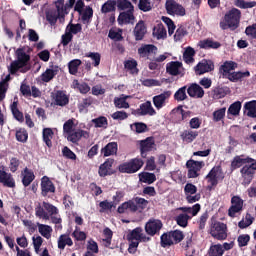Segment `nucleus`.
<instances>
[{
    "instance_id": "nucleus-7",
    "label": "nucleus",
    "mask_w": 256,
    "mask_h": 256,
    "mask_svg": "<svg viewBox=\"0 0 256 256\" xmlns=\"http://www.w3.org/2000/svg\"><path fill=\"white\" fill-rule=\"evenodd\" d=\"M186 167L188 169V178L196 179V177H199V171L205 167V162L190 159L186 162Z\"/></svg>"
},
{
    "instance_id": "nucleus-63",
    "label": "nucleus",
    "mask_w": 256,
    "mask_h": 256,
    "mask_svg": "<svg viewBox=\"0 0 256 256\" xmlns=\"http://www.w3.org/2000/svg\"><path fill=\"white\" fill-rule=\"evenodd\" d=\"M83 23H88L89 19L93 17V8L90 6L86 7L85 11L80 14Z\"/></svg>"
},
{
    "instance_id": "nucleus-43",
    "label": "nucleus",
    "mask_w": 256,
    "mask_h": 256,
    "mask_svg": "<svg viewBox=\"0 0 256 256\" xmlns=\"http://www.w3.org/2000/svg\"><path fill=\"white\" fill-rule=\"evenodd\" d=\"M56 5V13L60 15L63 19H65V15H67V4H65V0H58L55 2Z\"/></svg>"
},
{
    "instance_id": "nucleus-5",
    "label": "nucleus",
    "mask_w": 256,
    "mask_h": 256,
    "mask_svg": "<svg viewBox=\"0 0 256 256\" xmlns=\"http://www.w3.org/2000/svg\"><path fill=\"white\" fill-rule=\"evenodd\" d=\"M143 165H145V162L141 158H133L130 159L128 162H124L118 166L119 173H127L128 175H131L133 173H137Z\"/></svg>"
},
{
    "instance_id": "nucleus-19",
    "label": "nucleus",
    "mask_w": 256,
    "mask_h": 256,
    "mask_svg": "<svg viewBox=\"0 0 256 256\" xmlns=\"http://www.w3.org/2000/svg\"><path fill=\"white\" fill-rule=\"evenodd\" d=\"M113 163H115V159L108 158L103 164L100 165L98 170L100 177H107V175H113Z\"/></svg>"
},
{
    "instance_id": "nucleus-58",
    "label": "nucleus",
    "mask_w": 256,
    "mask_h": 256,
    "mask_svg": "<svg viewBox=\"0 0 256 256\" xmlns=\"http://www.w3.org/2000/svg\"><path fill=\"white\" fill-rule=\"evenodd\" d=\"M130 128L132 131H135V133H145L147 132V124L143 122H135L132 125H130Z\"/></svg>"
},
{
    "instance_id": "nucleus-6",
    "label": "nucleus",
    "mask_w": 256,
    "mask_h": 256,
    "mask_svg": "<svg viewBox=\"0 0 256 256\" xmlns=\"http://www.w3.org/2000/svg\"><path fill=\"white\" fill-rule=\"evenodd\" d=\"M224 21H226V23H229V29L235 31V29H238L239 24L241 23V10L237 8L230 9L224 15Z\"/></svg>"
},
{
    "instance_id": "nucleus-26",
    "label": "nucleus",
    "mask_w": 256,
    "mask_h": 256,
    "mask_svg": "<svg viewBox=\"0 0 256 256\" xmlns=\"http://www.w3.org/2000/svg\"><path fill=\"white\" fill-rule=\"evenodd\" d=\"M152 53H157V46L153 44H142L140 48H138V55L143 59L147 57L149 59V55Z\"/></svg>"
},
{
    "instance_id": "nucleus-9",
    "label": "nucleus",
    "mask_w": 256,
    "mask_h": 256,
    "mask_svg": "<svg viewBox=\"0 0 256 256\" xmlns=\"http://www.w3.org/2000/svg\"><path fill=\"white\" fill-rule=\"evenodd\" d=\"M165 8L168 15L185 17V8L183 7V5L176 3L175 0H167L165 3Z\"/></svg>"
},
{
    "instance_id": "nucleus-30",
    "label": "nucleus",
    "mask_w": 256,
    "mask_h": 256,
    "mask_svg": "<svg viewBox=\"0 0 256 256\" xmlns=\"http://www.w3.org/2000/svg\"><path fill=\"white\" fill-rule=\"evenodd\" d=\"M173 115H176V117H179L178 120H176V123H181V121H185V119L189 118L191 115L190 111H185L183 109V106L179 105L176 108L172 110Z\"/></svg>"
},
{
    "instance_id": "nucleus-38",
    "label": "nucleus",
    "mask_w": 256,
    "mask_h": 256,
    "mask_svg": "<svg viewBox=\"0 0 256 256\" xmlns=\"http://www.w3.org/2000/svg\"><path fill=\"white\" fill-rule=\"evenodd\" d=\"M10 109H11L12 115H13L14 119H16V121H19L20 123H23V121H25V118L23 116V112H21L18 108V102L17 101H14L10 105Z\"/></svg>"
},
{
    "instance_id": "nucleus-39",
    "label": "nucleus",
    "mask_w": 256,
    "mask_h": 256,
    "mask_svg": "<svg viewBox=\"0 0 256 256\" xmlns=\"http://www.w3.org/2000/svg\"><path fill=\"white\" fill-rule=\"evenodd\" d=\"M116 7L118 11H131L135 10V6L129 0H116Z\"/></svg>"
},
{
    "instance_id": "nucleus-16",
    "label": "nucleus",
    "mask_w": 256,
    "mask_h": 256,
    "mask_svg": "<svg viewBox=\"0 0 256 256\" xmlns=\"http://www.w3.org/2000/svg\"><path fill=\"white\" fill-rule=\"evenodd\" d=\"M136 115H138L139 117H143L145 115L153 117V115H157V111H155V108H153L151 101H146L140 104V107L136 109Z\"/></svg>"
},
{
    "instance_id": "nucleus-45",
    "label": "nucleus",
    "mask_w": 256,
    "mask_h": 256,
    "mask_svg": "<svg viewBox=\"0 0 256 256\" xmlns=\"http://www.w3.org/2000/svg\"><path fill=\"white\" fill-rule=\"evenodd\" d=\"M94 99L93 97H88L82 100V102H80L78 104V109L80 113H87V109H89V107H91V105H93L94 103Z\"/></svg>"
},
{
    "instance_id": "nucleus-11",
    "label": "nucleus",
    "mask_w": 256,
    "mask_h": 256,
    "mask_svg": "<svg viewBox=\"0 0 256 256\" xmlns=\"http://www.w3.org/2000/svg\"><path fill=\"white\" fill-rule=\"evenodd\" d=\"M137 18L135 17V10H126L120 12L117 21L118 25H135V21Z\"/></svg>"
},
{
    "instance_id": "nucleus-18",
    "label": "nucleus",
    "mask_w": 256,
    "mask_h": 256,
    "mask_svg": "<svg viewBox=\"0 0 256 256\" xmlns=\"http://www.w3.org/2000/svg\"><path fill=\"white\" fill-rule=\"evenodd\" d=\"M81 138L89 139V132L82 129H77L67 134V140L70 141V143H79Z\"/></svg>"
},
{
    "instance_id": "nucleus-55",
    "label": "nucleus",
    "mask_w": 256,
    "mask_h": 256,
    "mask_svg": "<svg viewBox=\"0 0 256 256\" xmlns=\"http://www.w3.org/2000/svg\"><path fill=\"white\" fill-rule=\"evenodd\" d=\"M175 101H185L187 99V86L179 88L174 94Z\"/></svg>"
},
{
    "instance_id": "nucleus-29",
    "label": "nucleus",
    "mask_w": 256,
    "mask_h": 256,
    "mask_svg": "<svg viewBox=\"0 0 256 256\" xmlns=\"http://www.w3.org/2000/svg\"><path fill=\"white\" fill-rule=\"evenodd\" d=\"M180 137L183 143H193V141L196 140L197 137H199V132L193 130H184L180 134Z\"/></svg>"
},
{
    "instance_id": "nucleus-34",
    "label": "nucleus",
    "mask_w": 256,
    "mask_h": 256,
    "mask_svg": "<svg viewBox=\"0 0 256 256\" xmlns=\"http://www.w3.org/2000/svg\"><path fill=\"white\" fill-rule=\"evenodd\" d=\"M22 175H23L22 184L25 187H29V185H31V183H33V181H35V173L33 172V170H31L29 168H25L24 174L22 173Z\"/></svg>"
},
{
    "instance_id": "nucleus-41",
    "label": "nucleus",
    "mask_w": 256,
    "mask_h": 256,
    "mask_svg": "<svg viewBox=\"0 0 256 256\" xmlns=\"http://www.w3.org/2000/svg\"><path fill=\"white\" fill-rule=\"evenodd\" d=\"M68 245V247H73V240L69 235L62 234L60 235L58 239V249H65V246Z\"/></svg>"
},
{
    "instance_id": "nucleus-25",
    "label": "nucleus",
    "mask_w": 256,
    "mask_h": 256,
    "mask_svg": "<svg viewBox=\"0 0 256 256\" xmlns=\"http://www.w3.org/2000/svg\"><path fill=\"white\" fill-rule=\"evenodd\" d=\"M183 67V63L179 61H171L166 65V73L172 75L173 77H177V75H181V68Z\"/></svg>"
},
{
    "instance_id": "nucleus-3",
    "label": "nucleus",
    "mask_w": 256,
    "mask_h": 256,
    "mask_svg": "<svg viewBox=\"0 0 256 256\" xmlns=\"http://www.w3.org/2000/svg\"><path fill=\"white\" fill-rule=\"evenodd\" d=\"M35 215L39 219L49 220V216L59 215V208L49 202L43 201L42 206L41 204L36 206Z\"/></svg>"
},
{
    "instance_id": "nucleus-44",
    "label": "nucleus",
    "mask_w": 256,
    "mask_h": 256,
    "mask_svg": "<svg viewBox=\"0 0 256 256\" xmlns=\"http://www.w3.org/2000/svg\"><path fill=\"white\" fill-rule=\"evenodd\" d=\"M117 9L116 0H108L106 1L101 8L102 13H113Z\"/></svg>"
},
{
    "instance_id": "nucleus-13",
    "label": "nucleus",
    "mask_w": 256,
    "mask_h": 256,
    "mask_svg": "<svg viewBox=\"0 0 256 256\" xmlns=\"http://www.w3.org/2000/svg\"><path fill=\"white\" fill-rule=\"evenodd\" d=\"M51 97L54 101V105L58 107H66V105H69V96H67V92L63 90L54 91Z\"/></svg>"
},
{
    "instance_id": "nucleus-62",
    "label": "nucleus",
    "mask_w": 256,
    "mask_h": 256,
    "mask_svg": "<svg viewBox=\"0 0 256 256\" xmlns=\"http://www.w3.org/2000/svg\"><path fill=\"white\" fill-rule=\"evenodd\" d=\"M55 75H57L55 73V70L53 69H47L42 75H41V79L44 83H49V81H51L52 79H54Z\"/></svg>"
},
{
    "instance_id": "nucleus-28",
    "label": "nucleus",
    "mask_w": 256,
    "mask_h": 256,
    "mask_svg": "<svg viewBox=\"0 0 256 256\" xmlns=\"http://www.w3.org/2000/svg\"><path fill=\"white\" fill-rule=\"evenodd\" d=\"M103 237L104 238L100 240V243H102L103 247L111 249V242L113 241V230L109 227H106L103 230Z\"/></svg>"
},
{
    "instance_id": "nucleus-46",
    "label": "nucleus",
    "mask_w": 256,
    "mask_h": 256,
    "mask_svg": "<svg viewBox=\"0 0 256 256\" xmlns=\"http://www.w3.org/2000/svg\"><path fill=\"white\" fill-rule=\"evenodd\" d=\"M38 231L42 237H45V239H51V233L53 232V228L49 225L40 224L38 223Z\"/></svg>"
},
{
    "instance_id": "nucleus-35",
    "label": "nucleus",
    "mask_w": 256,
    "mask_h": 256,
    "mask_svg": "<svg viewBox=\"0 0 256 256\" xmlns=\"http://www.w3.org/2000/svg\"><path fill=\"white\" fill-rule=\"evenodd\" d=\"M160 245L163 247V249L175 245V242H173V236H171V231L165 232L160 236Z\"/></svg>"
},
{
    "instance_id": "nucleus-52",
    "label": "nucleus",
    "mask_w": 256,
    "mask_h": 256,
    "mask_svg": "<svg viewBox=\"0 0 256 256\" xmlns=\"http://www.w3.org/2000/svg\"><path fill=\"white\" fill-rule=\"evenodd\" d=\"M253 221H255V218L251 214L246 213L245 220H241L238 223V227L239 229H247V227L253 225Z\"/></svg>"
},
{
    "instance_id": "nucleus-53",
    "label": "nucleus",
    "mask_w": 256,
    "mask_h": 256,
    "mask_svg": "<svg viewBox=\"0 0 256 256\" xmlns=\"http://www.w3.org/2000/svg\"><path fill=\"white\" fill-rule=\"evenodd\" d=\"M191 219V216L188 214H179L176 216L175 221L179 227H187L189 225V220Z\"/></svg>"
},
{
    "instance_id": "nucleus-24",
    "label": "nucleus",
    "mask_w": 256,
    "mask_h": 256,
    "mask_svg": "<svg viewBox=\"0 0 256 256\" xmlns=\"http://www.w3.org/2000/svg\"><path fill=\"white\" fill-rule=\"evenodd\" d=\"M133 33L135 41H143L145 34L147 33V27L145 26V22L143 20H140L136 24Z\"/></svg>"
},
{
    "instance_id": "nucleus-17",
    "label": "nucleus",
    "mask_w": 256,
    "mask_h": 256,
    "mask_svg": "<svg viewBox=\"0 0 256 256\" xmlns=\"http://www.w3.org/2000/svg\"><path fill=\"white\" fill-rule=\"evenodd\" d=\"M171 91L170 90H166L163 93L156 95L152 98L154 107H156V109H163V107H165L166 103H167V99H169L171 97Z\"/></svg>"
},
{
    "instance_id": "nucleus-51",
    "label": "nucleus",
    "mask_w": 256,
    "mask_h": 256,
    "mask_svg": "<svg viewBox=\"0 0 256 256\" xmlns=\"http://www.w3.org/2000/svg\"><path fill=\"white\" fill-rule=\"evenodd\" d=\"M142 233H143V228L137 227L127 235V239L128 241H139V239H141Z\"/></svg>"
},
{
    "instance_id": "nucleus-36",
    "label": "nucleus",
    "mask_w": 256,
    "mask_h": 256,
    "mask_svg": "<svg viewBox=\"0 0 256 256\" xmlns=\"http://www.w3.org/2000/svg\"><path fill=\"white\" fill-rule=\"evenodd\" d=\"M139 179L142 183H147L148 185H153L157 181V176L155 173L142 172L139 174Z\"/></svg>"
},
{
    "instance_id": "nucleus-8",
    "label": "nucleus",
    "mask_w": 256,
    "mask_h": 256,
    "mask_svg": "<svg viewBox=\"0 0 256 256\" xmlns=\"http://www.w3.org/2000/svg\"><path fill=\"white\" fill-rule=\"evenodd\" d=\"M161 229H163V222L159 219L151 218L145 224V232L150 237H155V235H159Z\"/></svg>"
},
{
    "instance_id": "nucleus-48",
    "label": "nucleus",
    "mask_w": 256,
    "mask_h": 256,
    "mask_svg": "<svg viewBox=\"0 0 256 256\" xmlns=\"http://www.w3.org/2000/svg\"><path fill=\"white\" fill-rule=\"evenodd\" d=\"M193 57H195V49H193L192 47H187L183 54V59L185 63H187L188 65L190 63H194L195 58Z\"/></svg>"
},
{
    "instance_id": "nucleus-15",
    "label": "nucleus",
    "mask_w": 256,
    "mask_h": 256,
    "mask_svg": "<svg viewBox=\"0 0 256 256\" xmlns=\"http://www.w3.org/2000/svg\"><path fill=\"white\" fill-rule=\"evenodd\" d=\"M253 161V158L246 156L245 154L237 155L233 158L231 161V170L235 171L237 169H240V167H245L248 163H251Z\"/></svg>"
},
{
    "instance_id": "nucleus-14",
    "label": "nucleus",
    "mask_w": 256,
    "mask_h": 256,
    "mask_svg": "<svg viewBox=\"0 0 256 256\" xmlns=\"http://www.w3.org/2000/svg\"><path fill=\"white\" fill-rule=\"evenodd\" d=\"M215 64L211 60L203 59L195 66L196 75H205V73H211L214 71Z\"/></svg>"
},
{
    "instance_id": "nucleus-22",
    "label": "nucleus",
    "mask_w": 256,
    "mask_h": 256,
    "mask_svg": "<svg viewBox=\"0 0 256 256\" xmlns=\"http://www.w3.org/2000/svg\"><path fill=\"white\" fill-rule=\"evenodd\" d=\"M187 93L189 97H195L196 99H203L205 96V90L197 83L191 84L187 89Z\"/></svg>"
},
{
    "instance_id": "nucleus-54",
    "label": "nucleus",
    "mask_w": 256,
    "mask_h": 256,
    "mask_svg": "<svg viewBox=\"0 0 256 256\" xmlns=\"http://www.w3.org/2000/svg\"><path fill=\"white\" fill-rule=\"evenodd\" d=\"M235 7H239V9H253L256 6L255 1L246 2L245 0H235Z\"/></svg>"
},
{
    "instance_id": "nucleus-47",
    "label": "nucleus",
    "mask_w": 256,
    "mask_h": 256,
    "mask_svg": "<svg viewBox=\"0 0 256 256\" xmlns=\"http://www.w3.org/2000/svg\"><path fill=\"white\" fill-rule=\"evenodd\" d=\"M241 107V101H236L232 103L227 110V115H233V117H237V115L241 113Z\"/></svg>"
},
{
    "instance_id": "nucleus-1",
    "label": "nucleus",
    "mask_w": 256,
    "mask_h": 256,
    "mask_svg": "<svg viewBox=\"0 0 256 256\" xmlns=\"http://www.w3.org/2000/svg\"><path fill=\"white\" fill-rule=\"evenodd\" d=\"M16 57L17 60L12 61L10 66L8 67L10 75H16L20 69H23V67H27V63L31 61V56L25 53V50H23L22 48H18L16 50Z\"/></svg>"
},
{
    "instance_id": "nucleus-23",
    "label": "nucleus",
    "mask_w": 256,
    "mask_h": 256,
    "mask_svg": "<svg viewBox=\"0 0 256 256\" xmlns=\"http://www.w3.org/2000/svg\"><path fill=\"white\" fill-rule=\"evenodd\" d=\"M222 172L223 170L221 169V166H214L206 175L208 183H212V185H219V174Z\"/></svg>"
},
{
    "instance_id": "nucleus-31",
    "label": "nucleus",
    "mask_w": 256,
    "mask_h": 256,
    "mask_svg": "<svg viewBox=\"0 0 256 256\" xmlns=\"http://www.w3.org/2000/svg\"><path fill=\"white\" fill-rule=\"evenodd\" d=\"M55 135V132H53V129L51 128H44L42 130V139L45 142V145L48 149H51L53 147V136Z\"/></svg>"
},
{
    "instance_id": "nucleus-59",
    "label": "nucleus",
    "mask_w": 256,
    "mask_h": 256,
    "mask_svg": "<svg viewBox=\"0 0 256 256\" xmlns=\"http://www.w3.org/2000/svg\"><path fill=\"white\" fill-rule=\"evenodd\" d=\"M172 241L177 245V243H181L183 239H185V234H183V231L180 230H174L170 231Z\"/></svg>"
},
{
    "instance_id": "nucleus-61",
    "label": "nucleus",
    "mask_w": 256,
    "mask_h": 256,
    "mask_svg": "<svg viewBox=\"0 0 256 256\" xmlns=\"http://www.w3.org/2000/svg\"><path fill=\"white\" fill-rule=\"evenodd\" d=\"M29 139V133L25 129H19L16 131V140L20 143H27Z\"/></svg>"
},
{
    "instance_id": "nucleus-42",
    "label": "nucleus",
    "mask_w": 256,
    "mask_h": 256,
    "mask_svg": "<svg viewBox=\"0 0 256 256\" xmlns=\"http://www.w3.org/2000/svg\"><path fill=\"white\" fill-rule=\"evenodd\" d=\"M201 49H219L221 44L218 41H213V39H206L200 41Z\"/></svg>"
},
{
    "instance_id": "nucleus-50",
    "label": "nucleus",
    "mask_w": 256,
    "mask_h": 256,
    "mask_svg": "<svg viewBox=\"0 0 256 256\" xmlns=\"http://www.w3.org/2000/svg\"><path fill=\"white\" fill-rule=\"evenodd\" d=\"M127 97L129 96H124L114 99V105L117 109H129V103L127 102Z\"/></svg>"
},
{
    "instance_id": "nucleus-49",
    "label": "nucleus",
    "mask_w": 256,
    "mask_h": 256,
    "mask_svg": "<svg viewBox=\"0 0 256 256\" xmlns=\"http://www.w3.org/2000/svg\"><path fill=\"white\" fill-rule=\"evenodd\" d=\"M80 66H81V60L80 59L71 60L68 63V69H69L70 75H77Z\"/></svg>"
},
{
    "instance_id": "nucleus-56",
    "label": "nucleus",
    "mask_w": 256,
    "mask_h": 256,
    "mask_svg": "<svg viewBox=\"0 0 256 256\" xmlns=\"http://www.w3.org/2000/svg\"><path fill=\"white\" fill-rule=\"evenodd\" d=\"M153 35H155L157 39H165V37H167V30L165 29V26H163V24L158 25L154 28Z\"/></svg>"
},
{
    "instance_id": "nucleus-32",
    "label": "nucleus",
    "mask_w": 256,
    "mask_h": 256,
    "mask_svg": "<svg viewBox=\"0 0 256 256\" xmlns=\"http://www.w3.org/2000/svg\"><path fill=\"white\" fill-rule=\"evenodd\" d=\"M245 77H251V72H249L248 70L245 72H231L226 79H228L232 83H237V81H241V79H245Z\"/></svg>"
},
{
    "instance_id": "nucleus-20",
    "label": "nucleus",
    "mask_w": 256,
    "mask_h": 256,
    "mask_svg": "<svg viewBox=\"0 0 256 256\" xmlns=\"http://www.w3.org/2000/svg\"><path fill=\"white\" fill-rule=\"evenodd\" d=\"M184 237L185 240L183 242V247L186 251V256L195 255V247H193V232H188Z\"/></svg>"
},
{
    "instance_id": "nucleus-37",
    "label": "nucleus",
    "mask_w": 256,
    "mask_h": 256,
    "mask_svg": "<svg viewBox=\"0 0 256 256\" xmlns=\"http://www.w3.org/2000/svg\"><path fill=\"white\" fill-rule=\"evenodd\" d=\"M244 110L247 111L246 112L247 117L256 119V100L246 102L244 104Z\"/></svg>"
},
{
    "instance_id": "nucleus-27",
    "label": "nucleus",
    "mask_w": 256,
    "mask_h": 256,
    "mask_svg": "<svg viewBox=\"0 0 256 256\" xmlns=\"http://www.w3.org/2000/svg\"><path fill=\"white\" fill-rule=\"evenodd\" d=\"M127 209L132 211V213H136V211L139 210V207L137 206V203L135 202L134 198L132 200L122 203L118 207V213L123 214L125 213V211H127Z\"/></svg>"
},
{
    "instance_id": "nucleus-4",
    "label": "nucleus",
    "mask_w": 256,
    "mask_h": 256,
    "mask_svg": "<svg viewBox=\"0 0 256 256\" xmlns=\"http://www.w3.org/2000/svg\"><path fill=\"white\" fill-rule=\"evenodd\" d=\"M255 174H256V160L253 159L252 162L244 165L240 169V175H241V178H242V185L244 187H247V186L251 185V182L253 181V179H255Z\"/></svg>"
},
{
    "instance_id": "nucleus-57",
    "label": "nucleus",
    "mask_w": 256,
    "mask_h": 256,
    "mask_svg": "<svg viewBox=\"0 0 256 256\" xmlns=\"http://www.w3.org/2000/svg\"><path fill=\"white\" fill-rule=\"evenodd\" d=\"M226 111H227V108H225V107L214 111L212 114L213 121L215 123H219V121H223V119H225Z\"/></svg>"
},
{
    "instance_id": "nucleus-33",
    "label": "nucleus",
    "mask_w": 256,
    "mask_h": 256,
    "mask_svg": "<svg viewBox=\"0 0 256 256\" xmlns=\"http://www.w3.org/2000/svg\"><path fill=\"white\" fill-rule=\"evenodd\" d=\"M118 145L117 142H110L104 148L101 153L104 157H111V155H117Z\"/></svg>"
},
{
    "instance_id": "nucleus-64",
    "label": "nucleus",
    "mask_w": 256,
    "mask_h": 256,
    "mask_svg": "<svg viewBox=\"0 0 256 256\" xmlns=\"http://www.w3.org/2000/svg\"><path fill=\"white\" fill-rule=\"evenodd\" d=\"M245 35H247V37H251V39H256V23L246 27Z\"/></svg>"
},
{
    "instance_id": "nucleus-10",
    "label": "nucleus",
    "mask_w": 256,
    "mask_h": 256,
    "mask_svg": "<svg viewBox=\"0 0 256 256\" xmlns=\"http://www.w3.org/2000/svg\"><path fill=\"white\" fill-rule=\"evenodd\" d=\"M40 189L42 197H49V195H53L56 191L55 184L48 176L41 178Z\"/></svg>"
},
{
    "instance_id": "nucleus-21",
    "label": "nucleus",
    "mask_w": 256,
    "mask_h": 256,
    "mask_svg": "<svg viewBox=\"0 0 256 256\" xmlns=\"http://www.w3.org/2000/svg\"><path fill=\"white\" fill-rule=\"evenodd\" d=\"M237 67H238L237 62L225 61L223 65L220 66L219 73H221L223 79H226L228 75L231 73V71H235Z\"/></svg>"
},
{
    "instance_id": "nucleus-12",
    "label": "nucleus",
    "mask_w": 256,
    "mask_h": 256,
    "mask_svg": "<svg viewBox=\"0 0 256 256\" xmlns=\"http://www.w3.org/2000/svg\"><path fill=\"white\" fill-rule=\"evenodd\" d=\"M155 149V138L147 137L144 140H140V155L142 159H147V153Z\"/></svg>"
},
{
    "instance_id": "nucleus-60",
    "label": "nucleus",
    "mask_w": 256,
    "mask_h": 256,
    "mask_svg": "<svg viewBox=\"0 0 256 256\" xmlns=\"http://www.w3.org/2000/svg\"><path fill=\"white\" fill-rule=\"evenodd\" d=\"M223 246L221 244L212 245L209 249V256H223Z\"/></svg>"
},
{
    "instance_id": "nucleus-40",
    "label": "nucleus",
    "mask_w": 256,
    "mask_h": 256,
    "mask_svg": "<svg viewBox=\"0 0 256 256\" xmlns=\"http://www.w3.org/2000/svg\"><path fill=\"white\" fill-rule=\"evenodd\" d=\"M58 19H63V17L57 13V10H50L46 13V21H48L51 27L57 25Z\"/></svg>"
},
{
    "instance_id": "nucleus-2",
    "label": "nucleus",
    "mask_w": 256,
    "mask_h": 256,
    "mask_svg": "<svg viewBox=\"0 0 256 256\" xmlns=\"http://www.w3.org/2000/svg\"><path fill=\"white\" fill-rule=\"evenodd\" d=\"M227 224L218 220H211L209 234L217 241H225L227 239Z\"/></svg>"
}]
</instances>
